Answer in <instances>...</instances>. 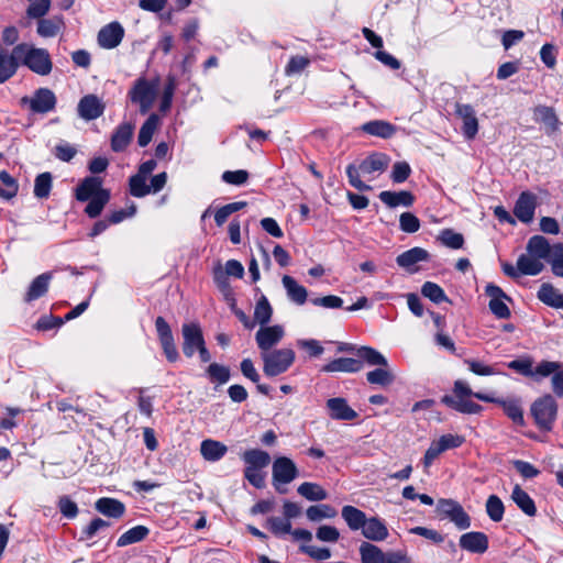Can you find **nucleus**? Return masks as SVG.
Listing matches in <instances>:
<instances>
[{
	"instance_id": "nucleus-1",
	"label": "nucleus",
	"mask_w": 563,
	"mask_h": 563,
	"mask_svg": "<svg viewBox=\"0 0 563 563\" xmlns=\"http://www.w3.org/2000/svg\"><path fill=\"white\" fill-rule=\"evenodd\" d=\"M550 251V242L543 235H533L528 240L525 253L519 255L516 265L501 263L503 273L514 279L537 276L544 269Z\"/></svg>"
},
{
	"instance_id": "nucleus-2",
	"label": "nucleus",
	"mask_w": 563,
	"mask_h": 563,
	"mask_svg": "<svg viewBox=\"0 0 563 563\" xmlns=\"http://www.w3.org/2000/svg\"><path fill=\"white\" fill-rule=\"evenodd\" d=\"M390 163L388 155L384 153H373L362 161L358 167L349 165L346 167V175L350 184L357 190L366 191L371 186L363 183L360 178V173L364 175H372L374 173H384Z\"/></svg>"
},
{
	"instance_id": "nucleus-3",
	"label": "nucleus",
	"mask_w": 563,
	"mask_h": 563,
	"mask_svg": "<svg viewBox=\"0 0 563 563\" xmlns=\"http://www.w3.org/2000/svg\"><path fill=\"white\" fill-rule=\"evenodd\" d=\"M14 52L18 56V63H22L33 73L46 76L52 71L53 63L47 49L21 43L14 46Z\"/></svg>"
},
{
	"instance_id": "nucleus-4",
	"label": "nucleus",
	"mask_w": 563,
	"mask_h": 563,
	"mask_svg": "<svg viewBox=\"0 0 563 563\" xmlns=\"http://www.w3.org/2000/svg\"><path fill=\"white\" fill-rule=\"evenodd\" d=\"M241 457L245 463L244 477L254 487L263 488L266 477L264 468L271 463L269 454L258 449H251L246 450Z\"/></svg>"
},
{
	"instance_id": "nucleus-5",
	"label": "nucleus",
	"mask_w": 563,
	"mask_h": 563,
	"mask_svg": "<svg viewBox=\"0 0 563 563\" xmlns=\"http://www.w3.org/2000/svg\"><path fill=\"white\" fill-rule=\"evenodd\" d=\"M291 349H277L261 354L263 372L268 377L278 376L289 369L295 362Z\"/></svg>"
},
{
	"instance_id": "nucleus-6",
	"label": "nucleus",
	"mask_w": 563,
	"mask_h": 563,
	"mask_svg": "<svg viewBox=\"0 0 563 563\" xmlns=\"http://www.w3.org/2000/svg\"><path fill=\"white\" fill-rule=\"evenodd\" d=\"M157 81H150L145 78H139L129 91V99L140 108V112L145 114L153 107L157 97Z\"/></svg>"
},
{
	"instance_id": "nucleus-7",
	"label": "nucleus",
	"mask_w": 563,
	"mask_h": 563,
	"mask_svg": "<svg viewBox=\"0 0 563 563\" xmlns=\"http://www.w3.org/2000/svg\"><path fill=\"white\" fill-rule=\"evenodd\" d=\"M558 405L551 395L537 399L531 406V415L538 427L543 431H550L556 419Z\"/></svg>"
},
{
	"instance_id": "nucleus-8",
	"label": "nucleus",
	"mask_w": 563,
	"mask_h": 563,
	"mask_svg": "<svg viewBox=\"0 0 563 563\" xmlns=\"http://www.w3.org/2000/svg\"><path fill=\"white\" fill-rule=\"evenodd\" d=\"M57 103L55 93L48 88H38L31 97H22L21 107H29L33 113L46 114L52 112Z\"/></svg>"
},
{
	"instance_id": "nucleus-9",
	"label": "nucleus",
	"mask_w": 563,
	"mask_h": 563,
	"mask_svg": "<svg viewBox=\"0 0 563 563\" xmlns=\"http://www.w3.org/2000/svg\"><path fill=\"white\" fill-rule=\"evenodd\" d=\"M272 474L276 490L285 494L287 489L284 486L298 476V468L289 457L279 456L273 463Z\"/></svg>"
},
{
	"instance_id": "nucleus-10",
	"label": "nucleus",
	"mask_w": 563,
	"mask_h": 563,
	"mask_svg": "<svg viewBox=\"0 0 563 563\" xmlns=\"http://www.w3.org/2000/svg\"><path fill=\"white\" fill-rule=\"evenodd\" d=\"M441 519H450L456 528L465 530L471 527V518L463 507L453 499H440L435 509Z\"/></svg>"
},
{
	"instance_id": "nucleus-11",
	"label": "nucleus",
	"mask_w": 563,
	"mask_h": 563,
	"mask_svg": "<svg viewBox=\"0 0 563 563\" xmlns=\"http://www.w3.org/2000/svg\"><path fill=\"white\" fill-rule=\"evenodd\" d=\"M284 336L285 329L280 324L261 327L255 333V341L261 354L272 351Z\"/></svg>"
},
{
	"instance_id": "nucleus-12",
	"label": "nucleus",
	"mask_w": 563,
	"mask_h": 563,
	"mask_svg": "<svg viewBox=\"0 0 563 563\" xmlns=\"http://www.w3.org/2000/svg\"><path fill=\"white\" fill-rule=\"evenodd\" d=\"M474 397L482 401L498 404L499 406H501L505 413L515 423L520 424V426H522L525 423L523 411L521 409L519 399H512V398L511 399H500V398H495L490 395L479 393V391L474 394Z\"/></svg>"
},
{
	"instance_id": "nucleus-13",
	"label": "nucleus",
	"mask_w": 563,
	"mask_h": 563,
	"mask_svg": "<svg viewBox=\"0 0 563 563\" xmlns=\"http://www.w3.org/2000/svg\"><path fill=\"white\" fill-rule=\"evenodd\" d=\"M183 352L187 357H191L205 344L202 330L198 323H185L181 328Z\"/></svg>"
},
{
	"instance_id": "nucleus-14",
	"label": "nucleus",
	"mask_w": 563,
	"mask_h": 563,
	"mask_svg": "<svg viewBox=\"0 0 563 563\" xmlns=\"http://www.w3.org/2000/svg\"><path fill=\"white\" fill-rule=\"evenodd\" d=\"M104 110V101L93 93L84 96L77 106L78 115L85 121H91L100 118Z\"/></svg>"
},
{
	"instance_id": "nucleus-15",
	"label": "nucleus",
	"mask_w": 563,
	"mask_h": 563,
	"mask_svg": "<svg viewBox=\"0 0 563 563\" xmlns=\"http://www.w3.org/2000/svg\"><path fill=\"white\" fill-rule=\"evenodd\" d=\"M537 208V196L529 191L520 194L514 207L515 217L522 223H530L533 221Z\"/></svg>"
},
{
	"instance_id": "nucleus-16",
	"label": "nucleus",
	"mask_w": 563,
	"mask_h": 563,
	"mask_svg": "<svg viewBox=\"0 0 563 563\" xmlns=\"http://www.w3.org/2000/svg\"><path fill=\"white\" fill-rule=\"evenodd\" d=\"M455 113L462 120V131L466 139L473 140L478 132V120L471 104L456 103Z\"/></svg>"
},
{
	"instance_id": "nucleus-17",
	"label": "nucleus",
	"mask_w": 563,
	"mask_h": 563,
	"mask_svg": "<svg viewBox=\"0 0 563 563\" xmlns=\"http://www.w3.org/2000/svg\"><path fill=\"white\" fill-rule=\"evenodd\" d=\"M486 295L490 298L489 309L499 319H507L510 317V310L505 300L509 299L503 289L496 285L486 286Z\"/></svg>"
},
{
	"instance_id": "nucleus-18",
	"label": "nucleus",
	"mask_w": 563,
	"mask_h": 563,
	"mask_svg": "<svg viewBox=\"0 0 563 563\" xmlns=\"http://www.w3.org/2000/svg\"><path fill=\"white\" fill-rule=\"evenodd\" d=\"M124 36V29L118 22H111L98 33V44L106 49L117 47Z\"/></svg>"
},
{
	"instance_id": "nucleus-19",
	"label": "nucleus",
	"mask_w": 563,
	"mask_h": 563,
	"mask_svg": "<svg viewBox=\"0 0 563 563\" xmlns=\"http://www.w3.org/2000/svg\"><path fill=\"white\" fill-rule=\"evenodd\" d=\"M459 544L467 552L483 554L488 549V537L479 531L466 532L460 537Z\"/></svg>"
},
{
	"instance_id": "nucleus-20",
	"label": "nucleus",
	"mask_w": 563,
	"mask_h": 563,
	"mask_svg": "<svg viewBox=\"0 0 563 563\" xmlns=\"http://www.w3.org/2000/svg\"><path fill=\"white\" fill-rule=\"evenodd\" d=\"M18 69L19 63L14 47L11 51L0 47V85L11 79Z\"/></svg>"
},
{
	"instance_id": "nucleus-21",
	"label": "nucleus",
	"mask_w": 563,
	"mask_h": 563,
	"mask_svg": "<svg viewBox=\"0 0 563 563\" xmlns=\"http://www.w3.org/2000/svg\"><path fill=\"white\" fill-rule=\"evenodd\" d=\"M361 530L364 538L375 542L386 540L389 534L384 521L377 517L367 518Z\"/></svg>"
},
{
	"instance_id": "nucleus-22",
	"label": "nucleus",
	"mask_w": 563,
	"mask_h": 563,
	"mask_svg": "<svg viewBox=\"0 0 563 563\" xmlns=\"http://www.w3.org/2000/svg\"><path fill=\"white\" fill-rule=\"evenodd\" d=\"M327 408L329 409L330 417L334 420H353L357 417L356 411L341 397L330 398L327 401Z\"/></svg>"
},
{
	"instance_id": "nucleus-23",
	"label": "nucleus",
	"mask_w": 563,
	"mask_h": 563,
	"mask_svg": "<svg viewBox=\"0 0 563 563\" xmlns=\"http://www.w3.org/2000/svg\"><path fill=\"white\" fill-rule=\"evenodd\" d=\"M533 118L537 122L543 124L544 132L549 135L555 133L559 129V119L551 107L538 106L533 110Z\"/></svg>"
},
{
	"instance_id": "nucleus-24",
	"label": "nucleus",
	"mask_w": 563,
	"mask_h": 563,
	"mask_svg": "<svg viewBox=\"0 0 563 563\" xmlns=\"http://www.w3.org/2000/svg\"><path fill=\"white\" fill-rule=\"evenodd\" d=\"M102 191L108 190L102 188V180L99 177H86L76 188V199L79 201H88Z\"/></svg>"
},
{
	"instance_id": "nucleus-25",
	"label": "nucleus",
	"mask_w": 563,
	"mask_h": 563,
	"mask_svg": "<svg viewBox=\"0 0 563 563\" xmlns=\"http://www.w3.org/2000/svg\"><path fill=\"white\" fill-rule=\"evenodd\" d=\"M134 132V125L129 122L121 123L111 137V148L114 152H122L130 144Z\"/></svg>"
},
{
	"instance_id": "nucleus-26",
	"label": "nucleus",
	"mask_w": 563,
	"mask_h": 563,
	"mask_svg": "<svg viewBox=\"0 0 563 563\" xmlns=\"http://www.w3.org/2000/svg\"><path fill=\"white\" fill-rule=\"evenodd\" d=\"M228 452V446L217 440L206 439L200 443V454L208 462L220 461Z\"/></svg>"
},
{
	"instance_id": "nucleus-27",
	"label": "nucleus",
	"mask_w": 563,
	"mask_h": 563,
	"mask_svg": "<svg viewBox=\"0 0 563 563\" xmlns=\"http://www.w3.org/2000/svg\"><path fill=\"white\" fill-rule=\"evenodd\" d=\"M538 299L549 307L563 309V294L549 283L540 286Z\"/></svg>"
},
{
	"instance_id": "nucleus-28",
	"label": "nucleus",
	"mask_w": 563,
	"mask_h": 563,
	"mask_svg": "<svg viewBox=\"0 0 563 563\" xmlns=\"http://www.w3.org/2000/svg\"><path fill=\"white\" fill-rule=\"evenodd\" d=\"M65 27L63 16L54 15L48 19H40L37 22V34L48 38L58 35Z\"/></svg>"
},
{
	"instance_id": "nucleus-29",
	"label": "nucleus",
	"mask_w": 563,
	"mask_h": 563,
	"mask_svg": "<svg viewBox=\"0 0 563 563\" xmlns=\"http://www.w3.org/2000/svg\"><path fill=\"white\" fill-rule=\"evenodd\" d=\"M283 286L286 289L289 300L296 305H303L307 301V289L297 283L291 276L285 275L282 279Z\"/></svg>"
},
{
	"instance_id": "nucleus-30",
	"label": "nucleus",
	"mask_w": 563,
	"mask_h": 563,
	"mask_svg": "<svg viewBox=\"0 0 563 563\" xmlns=\"http://www.w3.org/2000/svg\"><path fill=\"white\" fill-rule=\"evenodd\" d=\"M378 197L380 201L389 208H396L398 206L410 207L415 201L412 194L406 190L398 192L386 190L382 191Z\"/></svg>"
},
{
	"instance_id": "nucleus-31",
	"label": "nucleus",
	"mask_w": 563,
	"mask_h": 563,
	"mask_svg": "<svg viewBox=\"0 0 563 563\" xmlns=\"http://www.w3.org/2000/svg\"><path fill=\"white\" fill-rule=\"evenodd\" d=\"M361 130L367 134L382 139H389L396 133V126L384 120H373L364 123Z\"/></svg>"
},
{
	"instance_id": "nucleus-32",
	"label": "nucleus",
	"mask_w": 563,
	"mask_h": 563,
	"mask_svg": "<svg viewBox=\"0 0 563 563\" xmlns=\"http://www.w3.org/2000/svg\"><path fill=\"white\" fill-rule=\"evenodd\" d=\"M95 508L100 514L111 518H120L125 511V507L120 500L108 497L99 498Z\"/></svg>"
},
{
	"instance_id": "nucleus-33",
	"label": "nucleus",
	"mask_w": 563,
	"mask_h": 563,
	"mask_svg": "<svg viewBox=\"0 0 563 563\" xmlns=\"http://www.w3.org/2000/svg\"><path fill=\"white\" fill-rule=\"evenodd\" d=\"M361 368L362 364L360 361L350 357H340L329 362L327 365L322 367V371L327 373H355L358 372Z\"/></svg>"
},
{
	"instance_id": "nucleus-34",
	"label": "nucleus",
	"mask_w": 563,
	"mask_h": 563,
	"mask_svg": "<svg viewBox=\"0 0 563 563\" xmlns=\"http://www.w3.org/2000/svg\"><path fill=\"white\" fill-rule=\"evenodd\" d=\"M428 252L421 247L410 249L397 256L396 262L400 267L412 271V267L422 261L428 260Z\"/></svg>"
},
{
	"instance_id": "nucleus-35",
	"label": "nucleus",
	"mask_w": 563,
	"mask_h": 563,
	"mask_svg": "<svg viewBox=\"0 0 563 563\" xmlns=\"http://www.w3.org/2000/svg\"><path fill=\"white\" fill-rule=\"evenodd\" d=\"M52 279V273H43L38 275L30 285L29 290L25 295V301L30 302L38 299L46 294L49 282Z\"/></svg>"
},
{
	"instance_id": "nucleus-36",
	"label": "nucleus",
	"mask_w": 563,
	"mask_h": 563,
	"mask_svg": "<svg viewBox=\"0 0 563 563\" xmlns=\"http://www.w3.org/2000/svg\"><path fill=\"white\" fill-rule=\"evenodd\" d=\"M442 402L462 413L476 415L482 411V406L466 398L456 399L453 396L445 395Z\"/></svg>"
},
{
	"instance_id": "nucleus-37",
	"label": "nucleus",
	"mask_w": 563,
	"mask_h": 563,
	"mask_svg": "<svg viewBox=\"0 0 563 563\" xmlns=\"http://www.w3.org/2000/svg\"><path fill=\"white\" fill-rule=\"evenodd\" d=\"M360 556L362 563H385L386 553L377 545L369 542H362L360 545Z\"/></svg>"
},
{
	"instance_id": "nucleus-38",
	"label": "nucleus",
	"mask_w": 563,
	"mask_h": 563,
	"mask_svg": "<svg viewBox=\"0 0 563 563\" xmlns=\"http://www.w3.org/2000/svg\"><path fill=\"white\" fill-rule=\"evenodd\" d=\"M158 126L159 117L155 113H152L140 129L137 136L139 145L142 147L146 146L152 141V137Z\"/></svg>"
},
{
	"instance_id": "nucleus-39",
	"label": "nucleus",
	"mask_w": 563,
	"mask_h": 563,
	"mask_svg": "<svg viewBox=\"0 0 563 563\" xmlns=\"http://www.w3.org/2000/svg\"><path fill=\"white\" fill-rule=\"evenodd\" d=\"M342 518L351 530H360L366 521L365 514L354 506H344L342 508Z\"/></svg>"
},
{
	"instance_id": "nucleus-40",
	"label": "nucleus",
	"mask_w": 563,
	"mask_h": 563,
	"mask_svg": "<svg viewBox=\"0 0 563 563\" xmlns=\"http://www.w3.org/2000/svg\"><path fill=\"white\" fill-rule=\"evenodd\" d=\"M511 498L515 501V504L528 516H534L537 512L534 501L531 499V497L521 489L520 486L516 485Z\"/></svg>"
},
{
	"instance_id": "nucleus-41",
	"label": "nucleus",
	"mask_w": 563,
	"mask_h": 563,
	"mask_svg": "<svg viewBox=\"0 0 563 563\" xmlns=\"http://www.w3.org/2000/svg\"><path fill=\"white\" fill-rule=\"evenodd\" d=\"M298 494L311 501L327 499V492L317 483L305 482L298 486Z\"/></svg>"
},
{
	"instance_id": "nucleus-42",
	"label": "nucleus",
	"mask_w": 563,
	"mask_h": 563,
	"mask_svg": "<svg viewBox=\"0 0 563 563\" xmlns=\"http://www.w3.org/2000/svg\"><path fill=\"white\" fill-rule=\"evenodd\" d=\"M273 316V308L265 296H262L254 309V324L258 323L261 327L268 325Z\"/></svg>"
},
{
	"instance_id": "nucleus-43",
	"label": "nucleus",
	"mask_w": 563,
	"mask_h": 563,
	"mask_svg": "<svg viewBox=\"0 0 563 563\" xmlns=\"http://www.w3.org/2000/svg\"><path fill=\"white\" fill-rule=\"evenodd\" d=\"M148 529L144 526H135L125 531L117 541V545L122 548L142 541L148 534Z\"/></svg>"
},
{
	"instance_id": "nucleus-44",
	"label": "nucleus",
	"mask_w": 563,
	"mask_h": 563,
	"mask_svg": "<svg viewBox=\"0 0 563 563\" xmlns=\"http://www.w3.org/2000/svg\"><path fill=\"white\" fill-rule=\"evenodd\" d=\"M357 355L362 360H364L371 366H384L388 367V361L386 357L377 350L372 349L369 346H361L357 349Z\"/></svg>"
},
{
	"instance_id": "nucleus-45",
	"label": "nucleus",
	"mask_w": 563,
	"mask_h": 563,
	"mask_svg": "<svg viewBox=\"0 0 563 563\" xmlns=\"http://www.w3.org/2000/svg\"><path fill=\"white\" fill-rule=\"evenodd\" d=\"M336 514H338L336 510L332 506L327 505V504L310 506L306 511L307 518L310 521H321L323 519H332L336 516Z\"/></svg>"
},
{
	"instance_id": "nucleus-46",
	"label": "nucleus",
	"mask_w": 563,
	"mask_h": 563,
	"mask_svg": "<svg viewBox=\"0 0 563 563\" xmlns=\"http://www.w3.org/2000/svg\"><path fill=\"white\" fill-rule=\"evenodd\" d=\"M550 254L548 262L551 265L552 273L558 277H563V244H550Z\"/></svg>"
},
{
	"instance_id": "nucleus-47",
	"label": "nucleus",
	"mask_w": 563,
	"mask_h": 563,
	"mask_svg": "<svg viewBox=\"0 0 563 563\" xmlns=\"http://www.w3.org/2000/svg\"><path fill=\"white\" fill-rule=\"evenodd\" d=\"M366 379L371 384L387 386L395 379L394 374L388 367L379 366L378 368L371 371L366 374Z\"/></svg>"
},
{
	"instance_id": "nucleus-48",
	"label": "nucleus",
	"mask_w": 563,
	"mask_h": 563,
	"mask_svg": "<svg viewBox=\"0 0 563 563\" xmlns=\"http://www.w3.org/2000/svg\"><path fill=\"white\" fill-rule=\"evenodd\" d=\"M110 199L109 191L99 192L97 197L90 198L85 212L89 218H97Z\"/></svg>"
},
{
	"instance_id": "nucleus-49",
	"label": "nucleus",
	"mask_w": 563,
	"mask_h": 563,
	"mask_svg": "<svg viewBox=\"0 0 563 563\" xmlns=\"http://www.w3.org/2000/svg\"><path fill=\"white\" fill-rule=\"evenodd\" d=\"M464 363L467 365L468 371L477 376H493L500 374L495 366L485 364L484 362L475 358H467Z\"/></svg>"
},
{
	"instance_id": "nucleus-50",
	"label": "nucleus",
	"mask_w": 563,
	"mask_h": 563,
	"mask_svg": "<svg viewBox=\"0 0 563 563\" xmlns=\"http://www.w3.org/2000/svg\"><path fill=\"white\" fill-rule=\"evenodd\" d=\"M562 367L561 363L553 361H542L536 367L532 366L531 378L540 380L554 374Z\"/></svg>"
},
{
	"instance_id": "nucleus-51",
	"label": "nucleus",
	"mask_w": 563,
	"mask_h": 563,
	"mask_svg": "<svg viewBox=\"0 0 563 563\" xmlns=\"http://www.w3.org/2000/svg\"><path fill=\"white\" fill-rule=\"evenodd\" d=\"M245 207H246L245 201H235V202H231V203H228V205L219 208L214 214V221H216L217 225L218 227L223 225L225 223V221L228 220V218L232 213L238 212Z\"/></svg>"
},
{
	"instance_id": "nucleus-52",
	"label": "nucleus",
	"mask_w": 563,
	"mask_h": 563,
	"mask_svg": "<svg viewBox=\"0 0 563 563\" xmlns=\"http://www.w3.org/2000/svg\"><path fill=\"white\" fill-rule=\"evenodd\" d=\"M52 189V175L49 173H42L36 176L34 181V196L44 199L49 196Z\"/></svg>"
},
{
	"instance_id": "nucleus-53",
	"label": "nucleus",
	"mask_w": 563,
	"mask_h": 563,
	"mask_svg": "<svg viewBox=\"0 0 563 563\" xmlns=\"http://www.w3.org/2000/svg\"><path fill=\"white\" fill-rule=\"evenodd\" d=\"M439 241L446 247L459 250L463 247L464 238L461 233L454 232L451 229H444L438 236Z\"/></svg>"
},
{
	"instance_id": "nucleus-54",
	"label": "nucleus",
	"mask_w": 563,
	"mask_h": 563,
	"mask_svg": "<svg viewBox=\"0 0 563 563\" xmlns=\"http://www.w3.org/2000/svg\"><path fill=\"white\" fill-rule=\"evenodd\" d=\"M110 523L101 518H95L81 530L80 541L91 540L93 537L99 534L102 530H106Z\"/></svg>"
},
{
	"instance_id": "nucleus-55",
	"label": "nucleus",
	"mask_w": 563,
	"mask_h": 563,
	"mask_svg": "<svg viewBox=\"0 0 563 563\" xmlns=\"http://www.w3.org/2000/svg\"><path fill=\"white\" fill-rule=\"evenodd\" d=\"M421 294L435 303L448 301V297L445 296L443 289L438 284L432 282H426L422 285Z\"/></svg>"
},
{
	"instance_id": "nucleus-56",
	"label": "nucleus",
	"mask_w": 563,
	"mask_h": 563,
	"mask_svg": "<svg viewBox=\"0 0 563 563\" xmlns=\"http://www.w3.org/2000/svg\"><path fill=\"white\" fill-rule=\"evenodd\" d=\"M504 504L499 497L496 495H492L488 497L486 501V511L488 517L495 521L498 522L504 517Z\"/></svg>"
},
{
	"instance_id": "nucleus-57",
	"label": "nucleus",
	"mask_w": 563,
	"mask_h": 563,
	"mask_svg": "<svg viewBox=\"0 0 563 563\" xmlns=\"http://www.w3.org/2000/svg\"><path fill=\"white\" fill-rule=\"evenodd\" d=\"M147 178L135 174L130 178V192L132 196L141 198L151 194V188L146 185Z\"/></svg>"
},
{
	"instance_id": "nucleus-58",
	"label": "nucleus",
	"mask_w": 563,
	"mask_h": 563,
	"mask_svg": "<svg viewBox=\"0 0 563 563\" xmlns=\"http://www.w3.org/2000/svg\"><path fill=\"white\" fill-rule=\"evenodd\" d=\"M267 527L278 537L291 532V523L286 518L271 517L267 519Z\"/></svg>"
},
{
	"instance_id": "nucleus-59",
	"label": "nucleus",
	"mask_w": 563,
	"mask_h": 563,
	"mask_svg": "<svg viewBox=\"0 0 563 563\" xmlns=\"http://www.w3.org/2000/svg\"><path fill=\"white\" fill-rule=\"evenodd\" d=\"M228 275L223 272L222 267H218L213 272L214 283L221 290L227 300H232V290L229 284Z\"/></svg>"
},
{
	"instance_id": "nucleus-60",
	"label": "nucleus",
	"mask_w": 563,
	"mask_h": 563,
	"mask_svg": "<svg viewBox=\"0 0 563 563\" xmlns=\"http://www.w3.org/2000/svg\"><path fill=\"white\" fill-rule=\"evenodd\" d=\"M207 374L219 384H225L230 379V369L218 363H211L207 368Z\"/></svg>"
},
{
	"instance_id": "nucleus-61",
	"label": "nucleus",
	"mask_w": 563,
	"mask_h": 563,
	"mask_svg": "<svg viewBox=\"0 0 563 563\" xmlns=\"http://www.w3.org/2000/svg\"><path fill=\"white\" fill-rule=\"evenodd\" d=\"M310 64V59L306 56L297 55L292 56L286 68L285 73L287 76H294L300 74L308 65Z\"/></svg>"
},
{
	"instance_id": "nucleus-62",
	"label": "nucleus",
	"mask_w": 563,
	"mask_h": 563,
	"mask_svg": "<svg viewBox=\"0 0 563 563\" xmlns=\"http://www.w3.org/2000/svg\"><path fill=\"white\" fill-rule=\"evenodd\" d=\"M399 225L404 232L415 233L420 229V221L413 213L404 212L400 214Z\"/></svg>"
},
{
	"instance_id": "nucleus-63",
	"label": "nucleus",
	"mask_w": 563,
	"mask_h": 563,
	"mask_svg": "<svg viewBox=\"0 0 563 563\" xmlns=\"http://www.w3.org/2000/svg\"><path fill=\"white\" fill-rule=\"evenodd\" d=\"M57 506L60 514L68 519H74L78 515L79 510L77 504L73 501L68 496H62L58 499Z\"/></svg>"
},
{
	"instance_id": "nucleus-64",
	"label": "nucleus",
	"mask_w": 563,
	"mask_h": 563,
	"mask_svg": "<svg viewBox=\"0 0 563 563\" xmlns=\"http://www.w3.org/2000/svg\"><path fill=\"white\" fill-rule=\"evenodd\" d=\"M221 178L227 184L234 185V186H241L247 181L249 173L243 169L227 170L222 174Z\"/></svg>"
}]
</instances>
